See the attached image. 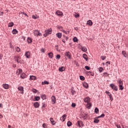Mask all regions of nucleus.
<instances>
[{"label": "nucleus", "mask_w": 128, "mask_h": 128, "mask_svg": "<svg viewBox=\"0 0 128 128\" xmlns=\"http://www.w3.org/2000/svg\"><path fill=\"white\" fill-rule=\"evenodd\" d=\"M52 28H50L48 30H46L45 34H44V36L45 38H46V36H48V34H52Z\"/></svg>", "instance_id": "nucleus-1"}, {"label": "nucleus", "mask_w": 128, "mask_h": 128, "mask_svg": "<svg viewBox=\"0 0 128 128\" xmlns=\"http://www.w3.org/2000/svg\"><path fill=\"white\" fill-rule=\"evenodd\" d=\"M110 88H112V90H116V92H118V86L114 85V84H110Z\"/></svg>", "instance_id": "nucleus-2"}, {"label": "nucleus", "mask_w": 128, "mask_h": 128, "mask_svg": "<svg viewBox=\"0 0 128 128\" xmlns=\"http://www.w3.org/2000/svg\"><path fill=\"white\" fill-rule=\"evenodd\" d=\"M34 36H42V33L40 32V31L38 30H34Z\"/></svg>", "instance_id": "nucleus-3"}, {"label": "nucleus", "mask_w": 128, "mask_h": 128, "mask_svg": "<svg viewBox=\"0 0 128 128\" xmlns=\"http://www.w3.org/2000/svg\"><path fill=\"white\" fill-rule=\"evenodd\" d=\"M64 56H67L68 58L70 60L72 58V54L70 52H66L64 53Z\"/></svg>", "instance_id": "nucleus-4"}, {"label": "nucleus", "mask_w": 128, "mask_h": 128, "mask_svg": "<svg viewBox=\"0 0 128 128\" xmlns=\"http://www.w3.org/2000/svg\"><path fill=\"white\" fill-rule=\"evenodd\" d=\"M106 94H108V96L110 98V100L112 101L114 100V99L112 98V94H110V92L106 91Z\"/></svg>", "instance_id": "nucleus-5"}, {"label": "nucleus", "mask_w": 128, "mask_h": 128, "mask_svg": "<svg viewBox=\"0 0 128 128\" xmlns=\"http://www.w3.org/2000/svg\"><path fill=\"white\" fill-rule=\"evenodd\" d=\"M18 90L20 92V94H24V87L20 86L18 87Z\"/></svg>", "instance_id": "nucleus-6"}, {"label": "nucleus", "mask_w": 128, "mask_h": 128, "mask_svg": "<svg viewBox=\"0 0 128 128\" xmlns=\"http://www.w3.org/2000/svg\"><path fill=\"white\" fill-rule=\"evenodd\" d=\"M25 56L26 58H30V52L28 51L25 52Z\"/></svg>", "instance_id": "nucleus-7"}, {"label": "nucleus", "mask_w": 128, "mask_h": 128, "mask_svg": "<svg viewBox=\"0 0 128 128\" xmlns=\"http://www.w3.org/2000/svg\"><path fill=\"white\" fill-rule=\"evenodd\" d=\"M9 86H10V85H8V84H2V87H3L4 88L5 90H8Z\"/></svg>", "instance_id": "nucleus-8"}, {"label": "nucleus", "mask_w": 128, "mask_h": 128, "mask_svg": "<svg viewBox=\"0 0 128 128\" xmlns=\"http://www.w3.org/2000/svg\"><path fill=\"white\" fill-rule=\"evenodd\" d=\"M66 114H64L60 118V120L64 122L66 120Z\"/></svg>", "instance_id": "nucleus-9"}, {"label": "nucleus", "mask_w": 128, "mask_h": 128, "mask_svg": "<svg viewBox=\"0 0 128 128\" xmlns=\"http://www.w3.org/2000/svg\"><path fill=\"white\" fill-rule=\"evenodd\" d=\"M84 100L85 102H87L88 104V102H90V98L89 97H86L84 98Z\"/></svg>", "instance_id": "nucleus-10"}, {"label": "nucleus", "mask_w": 128, "mask_h": 128, "mask_svg": "<svg viewBox=\"0 0 128 128\" xmlns=\"http://www.w3.org/2000/svg\"><path fill=\"white\" fill-rule=\"evenodd\" d=\"M50 121L52 126H54V124H56V121L54 120V118H50Z\"/></svg>", "instance_id": "nucleus-11"}, {"label": "nucleus", "mask_w": 128, "mask_h": 128, "mask_svg": "<svg viewBox=\"0 0 128 128\" xmlns=\"http://www.w3.org/2000/svg\"><path fill=\"white\" fill-rule=\"evenodd\" d=\"M83 124H82V121H78L77 122V126H80H80H82Z\"/></svg>", "instance_id": "nucleus-12"}, {"label": "nucleus", "mask_w": 128, "mask_h": 128, "mask_svg": "<svg viewBox=\"0 0 128 128\" xmlns=\"http://www.w3.org/2000/svg\"><path fill=\"white\" fill-rule=\"evenodd\" d=\"M56 14H57V16H62V12L60 10H58L56 12Z\"/></svg>", "instance_id": "nucleus-13"}, {"label": "nucleus", "mask_w": 128, "mask_h": 128, "mask_svg": "<svg viewBox=\"0 0 128 128\" xmlns=\"http://www.w3.org/2000/svg\"><path fill=\"white\" fill-rule=\"evenodd\" d=\"M66 40H68V36H64V38L62 39V42L66 44Z\"/></svg>", "instance_id": "nucleus-14"}, {"label": "nucleus", "mask_w": 128, "mask_h": 128, "mask_svg": "<svg viewBox=\"0 0 128 128\" xmlns=\"http://www.w3.org/2000/svg\"><path fill=\"white\" fill-rule=\"evenodd\" d=\"M82 57L84 60H86V62H88V55L86 54H83Z\"/></svg>", "instance_id": "nucleus-15"}, {"label": "nucleus", "mask_w": 128, "mask_h": 128, "mask_svg": "<svg viewBox=\"0 0 128 128\" xmlns=\"http://www.w3.org/2000/svg\"><path fill=\"white\" fill-rule=\"evenodd\" d=\"M122 56H124L125 58H128V54H126V51H122Z\"/></svg>", "instance_id": "nucleus-16"}, {"label": "nucleus", "mask_w": 128, "mask_h": 128, "mask_svg": "<svg viewBox=\"0 0 128 128\" xmlns=\"http://www.w3.org/2000/svg\"><path fill=\"white\" fill-rule=\"evenodd\" d=\"M34 108H38V106H40V104L38 103V102H36L34 103Z\"/></svg>", "instance_id": "nucleus-17"}, {"label": "nucleus", "mask_w": 128, "mask_h": 128, "mask_svg": "<svg viewBox=\"0 0 128 128\" xmlns=\"http://www.w3.org/2000/svg\"><path fill=\"white\" fill-rule=\"evenodd\" d=\"M14 58L16 60L17 62H20V57L18 56H15Z\"/></svg>", "instance_id": "nucleus-18"}, {"label": "nucleus", "mask_w": 128, "mask_h": 128, "mask_svg": "<svg viewBox=\"0 0 128 128\" xmlns=\"http://www.w3.org/2000/svg\"><path fill=\"white\" fill-rule=\"evenodd\" d=\"M51 99H52V102H54L53 104H56V96H52V98H51Z\"/></svg>", "instance_id": "nucleus-19"}, {"label": "nucleus", "mask_w": 128, "mask_h": 128, "mask_svg": "<svg viewBox=\"0 0 128 128\" xmlns=\"http://www.w3.org/2000/svg\"><path fill=\"white\" fill-rule=\"evenodd\" d=\"M26 76H28L24 73H22L20 76L21 78H26Z\"/></svg>", "instance_id": "nucleus-20"}, {"label": "nucleus", "mask_w": 128, "mask_h": 128, "mask_svg": "<svg viewBox=\"0 0 128 128\" xmlns=\"http://www.w3.org/2000/svg\"><path fill=\"white\" fill-rule=\"evenodd\" d=\"M59 72H64L66 70V68H64V66H62L60 68H59Z\"/></svg>", "instance_id": "nucleus-21"}, {"label": "nucleus", "mask_w": 128, "mask_h": 128, "mask_svg": "<svg viewBox=\"0 0 128 128\" xmlns=\"http://www.w3.org/2000/svg\"><path fill=\"white\" fill-rule=\"evenodd\" d=\"M48 56L50 58H52L54 57V54L52 52L48 53Z\"/></svg>", "instance_id": "nucleus-22"}, {"label": "nucleus", "mask_w": 128, "mask_h": 128, "mask_svg": "<svg viewBox=\"0 0 128 128\" xmlns=\"http://www.w3.org/2000/svg\"><path fill=\"white\" fill-rule=\"evenodd\" d=\"M56 36H57V38H60L62 36V33L58 32L56 34Z\"/></svg>", "instance_id": "nucleus-23"}, {"label": "nucleus", "mask_w": 128, "mask_h": 128, "mask_svg": "<svg viewBox=\"0 0 128 128\" xmlns=\"http://www.w3.org/2000/svg\"><path fill=\"white\" fill-rule=\"evenodd\" d=\"M27 42L28 44H31V42H32V40L30 38H27Z\"/></svg>", "instance_id": "nucleus-24"}, {"label": "nucleus", "mask_w": 128, "mask_h": 128, "mask_svg": "<svg viewBox=\"0 0 128 128\" xmlns=\"http://www.w3.org/2000/svg\"><path fill=\"white\" fill-rule=\"evenodd\" d=\"M81 50H82V52H86V50H88V49L85 46H81Z\"/></svg>", "instance_id": "nucleus-25"}, {"label": "nucleus", "mask_w": 128, "mask_h": 128, "mask_svg": "<svg viewBox=\"0 0 128 128\" xmlns=\"http://www.w3.org/2000/svg\"><path fill=\"white\" fill-rule=\"evenodd\" d=\"M22 70L19 68L17 70V74H22Z\"/></svg>", "instance_id": "nucleus-26"}, {"label": "nucleus", "mask_w": 128, "mask_h": 128, "mask_svg": "<svg viewBox=\"0 0 128 128\" xmlns=\"http://www.w3.org/2000/svg\"><path fill=\"white\" fill-rule=\"evenodd\" d=\"M42 86L44 85V84H50V82H48V81H44V82H42Z\"/></svg>", "instance_id": "nucleus-27"}, {"label": "nucleus", "mask_w": 128, "mask_h": 128, "mask_svg": "<svg viewBox=\"0 0 128 128\" xmlns=\"http://www.w3.org/2000/svg\"><path fill=\"white\" fill-rule=\"evenodd\" d=\"M98 117H96V118H95L94 120V122H95V124H98V122H100V120L98 119Z\"/></svg>", "instance_id": "nucleus-28"}, {"label": "nucleus", "mask_w": 128, "mask_h": 128, "mask_svg": "<svg viewBox=\"0 0 128 128\" xmlns=\"http://www.w3.org/2000/svg\"><path fill=\"white\" fill-rule=\"evenodd\" d=\"M87 24L88 26H92V20H88L87 21Z\"/></svg>", "instance_id": "nucleus-29"}, {"label": "nucleus", "mask_w": 128, "mask_h": 128, "mask_svg": "<svg viewBox=\"0 0 128 128\" xmlns=\"http://www.w3.org/2000/svg\"><path fill=\"white\" fill-rule=\"evenodd\" d=\"M118 86L124 85V82H122V80H118Z\"/></svg>", "instance_id": "nucleus-30"}, {"label": "nucleus", "mask_w": 128, "mask_h": 128, "mask_svg": "<svg viewBox=\"0 0 128 128\" xmlns=\"http://www.w3.org/2000/svg\"><path fill=\"white\" fill-rule=\"evenodd\" d=\"M32 18H34V20H36V18H38L39 16H38L35 14L32 16Z\"/></svg>", "instance_id": "nucleus-31"}, {"label": "nucleus", "mask_w": 128, "mask_h": 128, "mask_svg": "<svg viewBox=\"0 0 128 128\" xmlns=\"http://www.w3.org/2000/svg\"><path fill=\"white\" fill-rule=\"evenodd\" d=\"M18 30H16V29H14L12 31V34H18Z\"/></svg>", "instance_id": "nucleus-32"}, {"label": "nucleus", "mask_w": 128, "mask_h": 128, "mask_svg": "<svg viewBox=\"0 0 128 128\" xmlns=\"http://www.w3.org/2000/svg\"><path fill=\"white\" fill-rule=\"evenodd\" d=\"M36 77L35 76H30V80H36Z\"/></svg>", "instance_id": "nucleus-33"}, {"label": "nucleus", "mask_w": 128, "mask_h": 128, "mask_svg": "<svg viewBox=\"0 0 128 128\" xmlns=\"http://www.w3.org/2000/svg\"><path fill=\"white\" fill-rule=\"evenodd\" d=\"M98 70L100 72H104V68L102 67H100L98 68Z\"/></svg>", "instance_id": "nucleus-34"}, {"label": "nucleus", "mask_w": 128, "mask_h": 128, "mask_svg": "<svg viewBox=\"0 0 128 128\" xmlns=\"http://www.w3.org/2000/svg\"><path fill=\"white\" fill-rule=\"evenodd\" d=\"M90 106H92V104L90 103H88L87 104H86V108L88 109L90 108Z\"/></svg>", "instance_id": "nucleus-35"}, {"label": "nucleus", "mask_w": 128, "mask_h": 128, "mask_svg": "<svg viewBox=\"0 0 128 128\" xmlns=\"http://www.w3.org/2000/svg\"><path fill=\"white\" fill-rule=\"evenodd\" d=\"M83 86L84 88H88V84L87 83H84L83 84Z\"/></svg>", "instance_id": "nucleus-36"}, {"label": "nucleus", "mask_w": 128, "mask_h": 128, "mask_svg": "<svg viewBox=\"0 0 128 128\" xmlns=\"http://www.w3.org/2000/svg\"><path fill=\"white\" fill-rule=\"evenodd\" d=\"M122 86L123 85H118L120 88L119 90H124V86Z\"/></svg>", "instance_id": "nucleus-37"}, {"label": "nucleus", "mask_w": 128, "mask_h": 128, "mask_svg": "<svg viewBox=\"0 0 128 128\" xmlns=\"http://www.w3.org/2000/svg\"><path fill=\"white\" fill-rule=\"evenodd\" d=\"M62 32L64 34H70V31H66L64 30H62Z\"/></svg>", "instance_id": "nucleus-38"}, {"label": "nucleus", "mask_w": 128, "mask_h": 128, "mask_svg": "<svg viewBox=\"0 0 128 128\" xmlns=\"http://www.w3.org/2000/svg\"><path fill=\"white\" fill-rule=\"evenodd\" d=\"M68 126H72V122L70 121H68L67 123Z\"/></svg>", "instance_id": "nucleus-39"}, {"label": "nucleus", "mask_w": 128, "mask_h": 128, "mask_svg": "<svg viewBox=\"0 0 128 128\" xmlns=\"http://www.w3.org/2000/svg\"><path fill=\"white\" fill-rule=\"evenodd\" d=\"M34 99L38 101L40 100V96H35Z\"/></svg>", "instance_id": "nucleus-40"}, {"label": "nucleus", "mask_w": 128, "mask_h": 128, "mask_svg": "<svg viewBox=\"0 0 128 128\" xmlns=\"http://www.w3.org/2000/svg\"><path fill=\"white\" fill-rule=\"evenodd\" d=\"M110 76V74H108L106 72L103 73V76Z\"/></svg>", "instance_id": "nucleus-41"}, {"label": "nucleus", "mask_w": 128, "mask_h": 128, "mask_svg": "<svg viewBox=\"0 0 128 128\" xmlns=\"http://www.w3.org/2000/svg\"><path fill=\"white\" fill-rule=\"evenodd\" d=\"M94 112H96V114H98V108H96L95 110H94Z\"/></svg>", "instance_id": "nucleus-42"}, {"label": "nucleus", "mask_w": 128, "mask_h": 128, "mask_svg": "<svg viewBox=\"0 0 128 128\" xmlns=\"http://www.w3.org/2000/svg\"><path fill=\"white\" fill-rule=\"evenodd\" d=\"M8 26L12 27L14 26V22H11L8 24Z\"/></svg>", "instance_id": "nucleus-43"}, {"label": "nucleus", "mask_w": 128, "mask_h": 128, "mask_svg": "<svg viewBox=\"0 0 128 128\" xmlns=\"http://www.w3.org/2000/svg\"><path fill=\"white\" fill-rule=\"evenodd\" d=\"M73 41L74 42H78V38L76 37H74L73 38Z\"/></svg>", "instance_id": "nucleus-44"}, {"label": "nucleus", "mask_w": 128, "mask_h": 128, "mask_svg": "<svg viewBox=\"0 0 128 128\" xmlns=\"http://www.w3.org/2000/svg\"><path fill=\"white\" fill-rule=\"evenodd\" d=\"M104 114H102L101 116H97V118H104Z\"/></svg>", "instance_id": "nucleus-45"}, {"label": "nucleus", "mask_w": 128, "mask_h": 128, "mask_svg": "<svg viewBox=\"0 0 128 128\" xmlns=\"http://www.w3.org/2000/svg\"><path fill=\"white\" fill-rule=\"evenodd\" d=\"M32 92L34 93V94H36L38 92V90H36V89H32Z\"/></svg>", "instance_id": "nucleus-46"}, {"label": "nucleus", "mask_w": 128, "mask_h": 128, "mask_svg": "<svg viewBox=\"0 0 128 128\" xmlns=\"http://www.w3.org/2000/svg\"><path fill=\"white\" fill-rule=\"evenodd\" d=\"M16 50L18 52H20V48L18 47H17L16 48Z\"/></svg>", "instance_id": "nucleus-47"}, {"label": "nucleus", "mask_w": 128, "mask_h": 128, "mask_svg": "<svg viewBox=\"0 0 128 128\" xmlns=\"http://www.w3.org/2000/svg\"><path fill=\"white\" fill-rule=\"evenodd\" d=\"M85 68L86 70H90V68L88 66H86Z\"/></svg>", "instance_id": "nucleus-48"}, {"label": "nucleus", "mask_w": 128, "mask_h": 128, "mask_svg": "<svg viewBox=\"0 0 128 128\" xmlns=\"http://www.w3.org/2000/svg\"><path fill=\"white\" fill-rule=\"evenodd\" d=\"M42 98L43 100H46V95H42Z\"/></svg>", "instance_id": "nucleus-49"}, {"label": "nucleus", "mask_w": 128, "mask_h": 128, "mask_svg": "<svg viewBox=\"0 0 128 128\" xmlns=\"http://www.w3.org/2000/svg\"><path fill=\"white\" fill-rule=\"evenodd\" d=\"M80 80H84V76H80Z\"/></svg>", "instance_id": "nucleus-50"}, {"label": "nucleus", "mask_w": 128, "mask_h": 128, "mask_svg": "<svg viewBox=\"0 0 128 128\" xmlns=\"http://www.w3.org/2000/svg\"><path fill=\"white\" fill-rule=\"evenodd\" d=\"M71 92L72 94V95L74 96V94H76V91H74V90H72Z\"/></svg>", "instance_id": "nucleus-51"}, {"label": "nucleus", "mask_w": 128, "mask_h": 128, "mask_svg": "<svg viewBox=\"0 0 128 128\" xmlns=\"http://www.w3.org/2000/svg\"><path fill=\"white\" fill-rule=\"evenodd\" d=\"M42 126L44 128H48V126H46V124H43Z\"/></svg>", "instance_id": "nucleus-52"}, {"label": "nucleus", "mask_w": 128, "mask_h": 128, "mask_svg": "<svg viewBox=\"0 0 128 128\" xmlns=\"http://www.w3.org/2000/svg\"><path fill=\"white\" fill-rule=\"evenodd\" d=\"M56 58H57V60H60V55L57 54L56 55Z\"/></svg>", "instance_id": "nucleus-53"}, {"label": "nucleus", "mask_w": 128, "mask_h": 128, "mask_svg": "<svg viewBox=\"0 0 128 128\" xmlns=\"http://www.w3.org/2000/svg\"><path fill=\"white\" fill-rule=\"evenodd\" d=\"M76 106V104L72 103V108H75Z\"/></svg>", "instance_id": "nucleus-54"}, {"label": "nucleus", "mask_w": 128, "mask_h": 128, "mask_svg": "<svg viewBox=\"0 0 128 128\" xmlns=\"http://www.w3.org/2000/svg\"><path fill=\"white\" fill-rule=\"evenodd\" d=\"M106 56H102V60H106Z\"/></svg>", "instance_id": "nucleus-55"}, {"label": "nucleus", "mask_w": 128, "mask_h": 128, "mask_svg": "<svg viewBox=\"0 0 128 128\" xmlns=\"http://www.w3.org/2000/svg\"><path fill=\"white\" fill-rule=\"evenodd\" d=\"M21 14H24L26 16H28V14H26V12H20Z\"/></svg>", "instance_id": "nucleus-56"}, {"label": "nucleus", "mask_w": 128, "mask_h": 128, "mask_svg": "<svg viewBox=\"0 0 128 128\" xmlns=\"http://www.w3.org/2000/svg\"><path fill=\"white\" fill-rule=\"evenodd\" d=\"M75 18H78L80 16L79 14H76L74 15Z\"/></svg>", "instance_id": "nucleus-57"}, {"label": "nucleus", "mask_w": 128, "mask_h": 128, "mask_svg": "<svg viewBox=\"0 0 128 128\" xmlns=\"http://www.w3.org/2000/svg\"><path fill=\"white\" fill-rule=\"evenodd\" d=\"M40 51H41V52H45L44 48H42Z\"/></svg>", "instance_id": "nucleus-58"}, {"label": "nucleus", "mask_w": 128, "mask_h": 128, "mask_svg": "<svg viewBox=\"0 0 128 128\" xmlns=\"http://www.w3.org/2000/svg\"><path fill=\"white\" fill-rule=\"evenodd\" d=\"M59 28L61 32H62V30H64L62 26H60V28Z\"/></svg>", "instance_id": "nucleus-59"}, {"label": "nucleus", "mask_w": 128, "mask_h": 128, "mask_svg": "<svg viewBox=\"0 0 128 128\" xmlns=\"http://www.w3.org/2000/svg\"><path fill=\"white\" fill-rule=\"evenodd\" d=\"M2 54H0V60H2Z\"/></svg>", "instance_id": "nucleus-60"}, {"label": "nucleus", "mask_w": 128, "mask_h": 128, "mask_svg": "<svg viewBox=\"0 0 128 128\" xmlns=\"http://www.w3.org/2000/svg\"><path fill=\"white\" fill-rule=\"evenodd\" d=\"M116 127H117L118 128H122V127H120V124L116 125Z\"/></svg>", "instance_id": "nucleus-61"}, {"label": "nucleus", "mask_w": 128, "mask_h": 128, "mask_svg": "<svg viewBox=\"0 0 128 128\" xmlns=\"http://www.w3.org/2000/svg\"><path fill=\"white\" fill-rule=\"evenodd\" d=\"M4 14V12H0V16H2Z\"/></svg>", "instance_id": "nucleus-62"}, {"label": "nucleus", "mask_w": 128, "mask_h": 128, "mask_svg": "<svg viewBox=\"0 0 128 128\" xmlns=\"http://www.w3.org/2000/svg\"><path fill=\"white\" fill-rule=\"evenodd\" d=\"M8 128H12V126L9 125V126H8Z\"/></svg>", "instance_id": "nucleus-63"}, {"label": "nucleus", "mask_w": 128, "mask_h": 128, "mask_svg": "<svg viewBox=\"0 0 128 128\" xmlns=\"http://www.w3.org/2000/svg\"><path fill=\"white\" fill-rule=\"evenodd\" d=\"M123 128H128V126H123Z\"/></svg>", "instance_id": "nucleus-64"}]
</instances>
